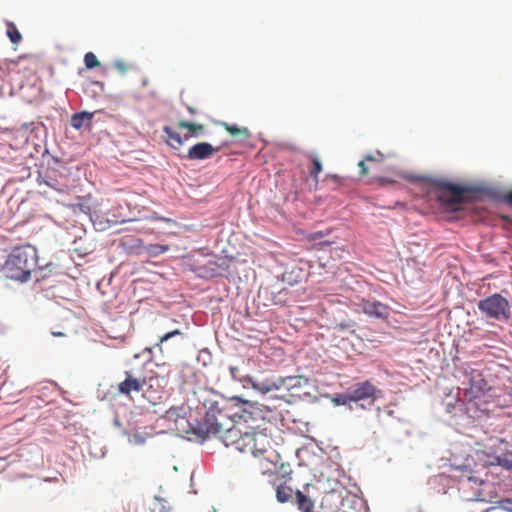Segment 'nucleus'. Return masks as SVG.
Masks as SVG:
<instances>
[{
    "instance_id": "27",
    "label": "nucleus",
    "mask_w": 512,
    "mask_h": 512,
    "mask_svg": "<svg viewBox=\"0 0 512 512\" xmlns=\"http://www.w3.org/2000/svg\"><path fill=\"white\" fill-rule=\"evenodd\" d=\"M113 65L115 69L122 74L126 73L131 68L130 64L125 60H116Z\"/></svg>"
},
{
    "instance_id": "33",
    "label": "nucleus",
    "mask_w": 512,
    "mask_h": 512,
    "mask_svg": "<svg viewBox=\"0 0 512 512\" xmlns=\"http://www.w3.org/2000/svg\"><path fill=\"white\" fill-rule=\"evenodd\" d=\"M229 371H230L232 378L237 379L238 367L230 366Z\"/></svg>"
},
{
    "instance_id": "13",
    "label": "nucleus",
    "mask_w": 512,
    "mask_h": 512,
    "mask_svg": "<svg viewBox=\"0 0 512 512\" xmlns=\"http://www.w3.org/2000/svg\"><path fill=\"white\" fill-rule=\"evenodd\" d=\"M359 306L361 307L362 311L369 316L383 318L387 315L386 305L378 301L362 300Z\"/></svg>"
},
{
    "instance_id": "12",
    "label": "nucleus",
    "mask_w": 512,
    "mask_h": 512,
    "mask_svg": "<svg viewBox=\"0 0 512 512\" xmlns=\"http://www.w3.org/2000/svg\"><path fill=\"white\" fill-rule=\"evenodd\" d=\"M244 407L242 412L238 415L239 419L243 420L245 423H251V429L256 430L255 428L259 427L258 422L264 420L263 411L256 404L250 403L248 401L243 402Z\"/></svg>"
},
{
    "instance_id": "6",
    "label": "nucleus",
    "mask_w": 512,
    "mask_h": 512,
    "mask_svg": "<svg viewBox=\"0 0 512 512\" xmlns=\"http://www.w3.org/2000/svg\"><path fill=\"white\" fill-rule=\"evenodd\" d=\"M177 127L180 129H186L188 132L182 137L170 126H164L163 128V132L167 136L166 143L173 149H179L190 137H197L202 135L205 130V126L203 124L193 123L185 120H179L177 122Z\"/></svg>"
},
{
    "instance_id": "25",
    "label": "nucleus",
    "mask_w": 512,
    "mask_h": 512,
    "mask_svg": "<svg viewBox=\"0 0 512 512\" xmlns=\"http://www.w3.org/2000/svg\"><path fill=\"white\" fill-rule=\"evenodd\" d=\"M182 335V332L179 329H175L173 331L167 332L163 336L160 337L159 342L157 343V346L160 350H162V344L169 339L173 338L174 336H180Z\"/></svg>"
},
{
    "instance_id": "22",
    "label": "nucleus",
    "mask_w": 512,
    "mask_h": 512,
    "mask_svg": "<svg viewBox=\"0 0 512 512\" xmlns=\"http://www.w3.org/2000/svg\"><path fill=\"white\" fill-rule=\"evenodd\" d=\"M169 250L168 245H161V244H150L147 247V252L152 256H158L160 254H163Z\"/></svg>"
},
{
    "instance_id": "23",
    "label": "nucleus",
    "mask_w": 512,
    "mask_h": 512,
    "mask_svg": "<svg viewBox=\"0 0 512 512\" xmlns=\"http://www.w3.org/2000/svg\"><path fill=\"white\" fill-rule=\"evenodd\" d=\"M84 63L86 68L93 69L95 67L100 66V62L97 59L96 55L92 52H88L84 56Z\"/></svg>"
},
{
    "instance_id": "11",
    "label": "nucleus",
    "mask_w": 512,
    "mask_h": 512,
    "mask_svg": "<svg viewBox=\"0 0 512 512\" xmlns=\"http://www.w3.org/2000/svg\"><path fill=\"white\" fill-rule=\"evenodd\" d=\"M280 389L284 388L292 396L299 395L300 391L309 385V379L302 375L278 377Z\"/></svg>"
},
{
    "instance_id": "26",
    "label": "nucleus",
    "mask_w": 512,
    "mask_h": 512,
    "mask_svg": "<svg viewBox=\"0 0 512 512\" xmlns=\"http://www.w3.org/2000/svg\"><path fill=\"white\" fill-rule=\"evenodd\" d=\"M495 462L507 470H512V460L506 456H497Z\"/></svg>"
},
{
    "instance_id": "24",
    "label": "nucleus",
    "mask_w": 512,
    "mask_h": 512,
    "mask_svg": "<svg viewBox=\"0 0 512 512\" xmlns=\"http://www.w3.org/2000/svg\"><path fill=\"white\" fill-rule=\"evenodd\" d=\"M155 501L157 503L155 512H173L172 507L165 499L161 497H155Z\"/></svg>"
},
{
    "instance_id": "3",
    "label": "nucleus",
    "mask_w": 512,
    "mask_h": 512,
    "mask_svg": "<svg viewBox=\"0 0 512 512\" xmlns=\"http://www.w3.org/2000/svg\"><path fill=\"white\" fill-rule=\"evenodd\" d=\"M204 406L206 413L202 432L206 437L218 435L234 422L233 415L230 413L231 407L226 400L207 399L204 401Z\"/></svg>"
},
{
    "instance_id": "20",
    "label": "nucleus",
    "mask_w": 512,
    "mask_h": 512,
    "mask_svg": "<svg viewBox=\"0 0 512 512\" xmlns=\"http://www.w3.org/2000/svg\"><path fill=\"white\" fill-rule=\"evenodd\" d=\"M6 35L15 45H18L22 41V35L13 22L6 23Z\"/></svg>"
},
{
    "instance_id": "18",
    "label": "nucleus",
    "mask_w": 512,
    "mask_h": 512,
    "mask_svg": "<svg viewBox=\"0 0 512 512\" xmlns=\"http://www.w3.org/2000/svg\"><path fill=\"white\" fill-rule=\"evenodd\" d=\"M308 157L312 164L309 174L313 181L317 184L319 180V174L322 172L323 166L320 158L317 155H309Z\"/></svg>"
},
{
    "instance_id": "2",
    "label": "nucleus",
    "mask_w": 512,
    "mask_h": 512,
    "mask_svg": "<svg viewBox=\"0 0 512 512\" xmlns=\"http://www.w3.org/2000/svg\"><path fill=\"white\" fill-rule=\"evenodd\" d=\"M38 255L35 247L24 245L14 248L8 255L3 271L5 275L13 280L27 282L31 273L37 266Z\"/></svg>"
},
{
    "instance_id": "38",
    "label": "nucleus",
    "mask_w": 512,
    "mask_h": 512,
    "mask_svg": "<svg viewBox=\"0 0 512 512\" xmlns=\"http://www.w3.org/2000/svg\"><path fill=\"white\" fill-rule=\"evenodd\" d=\"M188 111L191 113V114H195L196 113V109L193 108V107H188Z\"/></svg>"
},
{
    "instance_id": "9",
    "label": "nucleus",
    "mask_w": 512,
    "mask_h": 512,
    "mask_svg": "<svg viewBox=\"0 0 512 512\" xmlns=\"http://www.w3.org/2000/svg\"><path fill=\"white\" fill-rule=\"evenodd\" d=\"M465 376L467 381L462 384L465 386L464 396L469 401L480 398L489 389L488 383L480 371L470 369L465 372Z\"/></svg>"
},
{
    "instance_id": "21",
    "label": "nucleus",
    "mask_w": 512,
    "mask_h": 512,
    "mask_svg": "<svg viewBox=\"0 0 512 512\" xmlns=\"http://www.w3.org/2000/svg\"><path fill=\"white\" fill-rule=\"evenodd\" d=\"M283 290H280L277 292V295L274 291H269L268 288H264L263 290H260V294L263 293L265 296H267L269 293L271 294L270 302L273 305H281L284 303V300L280 297L283 293Z\"/></svg>"
},
{
    "instance_id": "7",
    "label": "nucleus",
    "mask_w": 512,
    "mask_h": 512,
    "mask_svg": "<svg viewBox=\"0 0 512 512\" xmlns=\"http://www.w3.org/2000/svg\"><path fill=\"white\" fill-rule=\"evenodd\" d=\"M380 390L376 388L370 381L366 380L358 382L349 387L346 392L338 395L336 401L340 404H347L349 402H358L365 399L375 400L378 398Z\"/></svg>"
},
{
    "instance_id": "29",
    "label": "nucleus",
    "mask_w": 512,
    "mask_h": 512,
    "mask_svg": "<svg viewBox=\"0 0 512 512\" xmlns=\"http://www.w3.org/2000/svg\"><path fill=\"white\" fill-rule=\"evenodd\" d=\"M499 507L507 512H512V499L510 498H505V499H502L500 500L499 502Z\"/></svg>"
},
{
    "instance_id": "32",
    "label": "nucleus",
    "mask_w": 512,
    "mask_h": 512,
    "mask_svg": "<svg viewBox=\"0 0 512 512\" xmlns=\"http://www.w3.org/2000/svg\"><path fill=\"white\" fill-rule=\"evenodd\" d=\"M358 167L360 168V175L365 176L368 174V168L365 164V160H362L358 163Z\"/></svg>"
},
{
    "instance_id": "14",
    "label": "nucleus",
    "mask_w": 512,
    "mask_h": 512,
    "mask_svg": "<svg viewBox=\"0 0 512 512\" xmlns=\"http://www.w3.org/2000/svg\"><path fill=\"white\" fill-rule=\"evenodd\" d=\"M250 382H251L253 389H255L263 394L269 393V392H272L275 390H280V386L277 383V378L276 379H265L262 381L251 380Z\"/></svg>"
},
{
    "instance_id": "36",
    "label": "nucleus",
    "mask_w": 512,
    "mask_h": 512,
    "mask_svg": "<svg viewBox=\"0 0 512 512\" xmlns=\"http://www.w3.org/2000/svg\"><path fill=\"white\" fill-rule=\"evenodd\" d=\"M323 233L322 232H315L313 235H312V239L313 240H316V239H320L323 237Z\"/></svg>"
},
{
    "instance_id": "17",
    "label": "nucleus",
    "mask_w": 512,
    "mask_h": 512,
    "mask_svg": "<svg viewBox=\"0 0 512 512\" xmlns=\"http://www.w3.org/2000/svg\"><path fill=\"white\" fill-rule=\"evenodd\" d=\"M221 125L229 134L234 137H239L241 139H249L251 137V132L247 127H238L226 122L221 123Z\"/></svg>"
},
{
    "instance_id": "1",
    "label": "nucleus",
    "mask_w": 512,
    "mask_h": 512,
    "mask_svg": "<svg viewBox=\"0 0 512 512\" xmlns=\"http://www.w3.org/2000/svg\"><path fill=\"white\" fill-rule=\"evenodd\" d=\"M241 422H233L230 427L216 435L226 447L232 446L242 453L254 457L264 456L271 449V439L262 430H246Z\"/></svg>"
},
{
    "instance_id": "5",
    "label": "nucleus",
    "mask_w": 512,
    "mask_h": 512,
    "mask_svg": "<svg viewBox=\"0 0 512 512\" xmlns=\"http://www.w3.org/2000/svg\"><path fill=\"white\" fill-rule=\"evenodd\" d=\"M432 185L438 192V201L446 208L451 209L462 204L464 202V195L470 191L468 187L454 184L443 179L433 180Z\"/></svg>"
},
{
    "instance_id": "34",
    "label": "nucleus",
    "mask_w": 512,
    "mask_h": 512,
    "mask_svg": "<svg viewBox=\"0 0 512 512\" xmlns=\"http://www.w3.org/2000/svg\"><path fill=\"white\" fill-rule=\"evenodd\" d=\"M505 202L512 206V190L505 195Z\"/></svg>"
},
{
    "instance_id": "4",
    "label": "nucleus",
    "mask_w": 512,
    "mask_h": 512,
    "mask_svg": "<svg viewBox=\"0 0 512 512\" xmlns=\"http://www.w3.org/2000/svg\"><path fill=\"white\" fill-rule=\"evenodd\" d=\"M154 380L151 378H141L133 371H125V379L118 384V391L124 395H130L132 392L141 393L149 402L155 404L160 400V390L150 392Z\"/></svg>"
},
{
    "instance_id": "40",
    "label": "nucleus",
    "mask_w": 512,
    "mask_h": 512,
    "mask_svg": "<svg viewBox=\"0 0 512 512\" xmlns=\"http://www.w3.org/2000/svg\"><path fill=\"white\" fill-rule=\"evenodd\" d=\"M54 335H58V336H61V333H59V332H56V333H54Z\"/></svg>"
},
{
    "instance_id": "8",
    "label": "nucleus",
    "mask_w": 512,
    "mask_h": 512,
    "mask_svg": "<svg viewBox=\"0 0 512 512\" xmlns=\"http://www.w3.org/2000/svg\"><path fill=\"white\" fill-rule=\"evenodd\" d=\"M478 308L486 317L496 320H506L510 316L508 301L498 293L481 300L478 304Z\"/></svg>"
},
{
    "instance_id": "15",
    "label": "nucleus",
    "mask_w": 512,
    "mask_h": 512,
    "mask_svg": "<svg viewBox=\"0 0 512 512\" xmlns=\"http://www.w3.org/2000/svg\"><path fill=\"white\" fill-rule=\"evenodd\" d=\"M93 119V113L82 111L71 116V126L79 130L84 126H90Z\"/></svg>"
},
{
    "instance_id": "19",
    "label": "nucleus",
    "mask_w": 512,
    "mask_h": 512,
    "mask_svg": "<svg viewBox=\"0 0 512 512\" xmlns=\"http://www.w3.org/2000/svg\"><path fill=\"white\" fill-rule=\"evenodd\" d=\"M293 489L285 483L280 484L276 488V498L280 503H286L292 499Z\"/></svg>"
},
{
    "instance_id": "30",
    "label": "nucleus",
    "mask_w": 512,
    "mask_h": 512,
    "mask_svg": "<svg viewBox=\"0 0 512 512\" xmlns=\"http://www.w3.org/2000/svg\"><path fill=\"white\" fill-rule=\"evenodd\" d=\"M384 160V155L380 152H377L375 155H367L365 157V161L369 162H381Z\"/></svg>"
},
{
    "instance_id": "37",
    "label": "nucleus",
    "mask_w": 512,
    "mask_h": 512,
    "mask_svg": "<svg viewBox=\"0 0 512 512\" xmlns=\"http://www.w3.org/2000/svg\"><path fill=\"white\" fill-rule=\"evenodd\" d=\"M124 512H137V509L135 507H128L127 509L124 510Z\"/></svg>"
},
{
    "instance_id": "31",
    "label": "nucleus",
    "mask_w": 512,
    "mask_h": 512,
    "mask_svg": "<svg viewBox=\"0 0 512 512\" xmlns=\"http://www.w3.org/2000/svg\"><path fill=\"white\" fill-rule=\"evenodd\" d=\"M154 380L153 382V387L152 388H149V391L150 392H154L156 390H160V399L162 398V393H163V390L162 388L160 387L159 385V381L157 378H152Z\"/></svg>"
},
{
    "instance_id": "35",
    "label": "nucleus",
    "mask_w": 512,
    "mask_h": 512,
    "mask_svg": "<svg viewBox=\"0 0 512 512\" xmlns=\"http://www.w3.org/2000/svg\"><path fill=\"white\" fill-rule=\"evenodd\" d=\"M177 411L178 409L177 408H170L168 411H167V417H173L175 415H177Z\"/></svg>"
},
{
    "instance_id": "16",
    "label": "nucleus",
    "mask_w": 512,
    "mask_h": 512,
    "mask_svg": "<svg viewBox=\"0 0 512 512\" xmlns=\"http://www.w3.org/2000/svg\"><path fill=\"white\" fill-rule=\"evenodd\" d=\"M295 498H296V504L300 511L302 512H313L314 510V501L302 493L301 491L297 490L295 492Z\"/></svg>"
},
{
    "instance_id": "10",
    "label": "nucleus",
    "mask_w": 512,
    "mask_h": 512,
    "mask_svg": "<svg viewBox=\"0 0 512 512\" xmlns=\"http://www.w3.org/2000/svg\"><path fill=\"white\" fill-rule=\"evenodd\" d=\"M220 149L221 146L214 147L208 142H199L188 149L185 158L191 161L206 160L219 152Z\"/></svg>"
},
{
    "instance_id": "28",
    "label": "nucleus",
    "mask_w": 512,
    "mask_h": 512,
    "mask_svg": "<svg viewBox=\"0 0 512 512\" xmlns=\"http://www.w3.org/2000/svg\"><path fill=\"white\" fill-rule=\"evenodd\" d=\"M266 460V465L265 467L262 468V473L263 474H266V473H274L277 471V466L276 464L269 460L267 457L265 458Z\"/></svg>"
},
{
    "instance_id": "39",
    "label": "nucleus",
    "mask_w": 512,
    "mask_h": 512,
    "mask_svg": "<svg viewBox=\"0 0 512 512\" xmlns=\"http://www.w3.org/2000/svg\"><path fill=\"white\" fill-rule=\"evenodd\" d=\"M54 335H58V336H61V333H59V332H56V333H54Z\"/></svg>"
}]
</instances>
